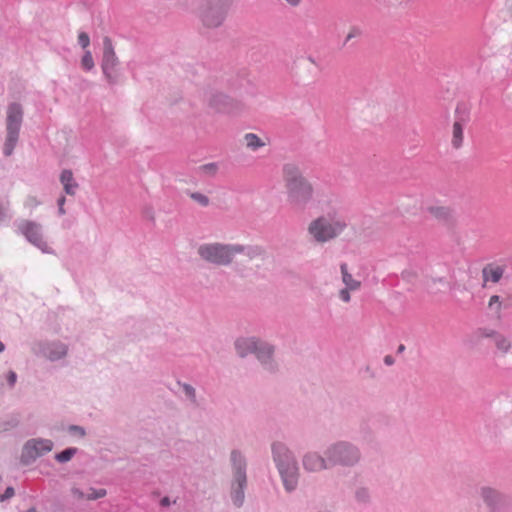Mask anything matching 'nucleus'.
<instances>
[{
    "label": "nucleus",
    "instance_id": "obj_1",
    "mask_svg": "<svg viewBox=\"0 0 512 512\" xmlns=\"http://www.w3.org/2000/svg\"><path fill=\"white\" fill-rule=\"evenodd\" d=\"M283 179L289 200L294 204H303L311 199L312 185L302 176L298 167L286 164L283 167Z\"/></svg>",
    "mask_w": 512,
    "mask_h": 512
},
{
    "label": "nucleus",
    "instance_id": "obj_2",
    "mask_svg": "<svg viewBox=\"0 0 512 512\" xmlns=\"http://www.w3.org/2000/svg\"><path fill=\"white\" fill-rule=\"evenodd\" d=\"M346 222L336 215H325L314 219L308 226V233L317 242H327L338 237L346 228Z\"/></svg>",
    "mask_w": 512,
    "mask_h": 512
},
{
    "label": "nucleus",
    "instance_id": "obj_3",
    "mask_svg": "<svg viewBox=\"0 0 512 512\" xmlns=\"http://www.w3.org/2000/svg\"><path fill=\"white\" fill-rule=\"evenodd\" d=\"M273 453L286 489L293 490L297 484V467L293 458L282 444L273 445Z\"/></svg>",
    "mask_w": 512,
    "mask_h": 512
},
{
    "label": "nucleus",
    "instance_id": "obj_4",
    "mask_svg": "<svg viewBox=\"0 0 512 512\" xmlns=\"http://www.w3.org/2000/svg\"><path fill=\"white\" fill-rule=\"evenodd\" d=\"M241 251V247L222 245L219 243L204 244L198 248V253L202 259L217 265L229 264L235 254Z\"/></svg>",
    "mask_w": 512,
    "mask_h": 512
},
{
    "label": "nucleus",
    "instance_id": "obj_5",
    "mask_svg": "<svg viewBox=\"0 0 512 512\" xmlns=\"http://www.w3.org/2000/svg\"><path fill=\"white\" fill-rule=\"evenodd\" d=\"M22 121V109L18 104H11L7 111V143L5 154L10 155L15 142L17 141L18 131Z\"/></svg>",
    "mask_w": 512,
    "mask_h": 512
},
{
    "label": "nucleus",
    "instance_id": "obj_6",
    "mask_svg": "<svg viewBox=\"0 0 512 512\" xmlns=\"http://www.w3.org/2000/svg\"><path fill=\"white\" fill-rule=\"evenodd\" d=\"M236 350L241 357L250 352L255 353L262 362H266L272 355V348L269 345L260 343L254 338L239 339L236 342Z\"/></svg>",
    "mask_w": 512,
    "mask_h": 512
},
{
    "label": "nucleus",
    "instance_id": "obj_7",
    "mask_svg": "<svg viewBox=\"0 0 512 512\" xmlns=\"http://www.w3.org/2000/svg\"><path fill=\"white\" fill-rule=\"evenodd\" d=\"M231 459L235 469L234 479L238 485V489L234 491L232 497L234 504L240 506L244 499L243 486L246 483L245 462L242 456L237 452H232Z\"/></svg>",
    "mask_w": 512,
    "mask_h": 512
},
{
    "label": "nucleus",
    "instance_id": "obj_8",
    "mask_svg": "<svg viewBox=\"0 0 512 512\" xmlns=\"http://www.w3.org/2000/svg\"><path fill=\"white\" fill-rule=\"evenodd\" d=\"M481 495L490 512H512V505L497 491L482 488Z\"/></svg>",
    "mask_w": 512,
    "mask_h": 512
},
{
    "label": "nucleus",
    "instance_id": "obj_9",
    "mask_svg": "<svg viewBox=\"0 0 512 512\" xmlns=\"http://www.w3.org/2000/svg\"><path fill=\"white\" fill-rule=\"evenodd\" d=\"M19 229L29 242L37 246L43 252H50L47 243L42 237L39 224L25 220L19 225Z\"/></svg>",
    "mask_w": 512,
    "mask_h": 512
},
{
    "label": "nucleus",
    "instance_id": "obj_10",
    "mask_svg": "<svg viewBox=\"0 0 512 512\" xmlns=\"http://www.w3.org/2000/svg\"><path fill=\"white\" fill-rule=\"evenodd\" d=\"M329 463L353 464L358 460V452L355 448L347 444H338L330 451Z\"/></svg>",
    "mask_w": 512,
    "mask_h": 512
},
{
    "label": "nucleus",
    "instance_id": "obj_11",
    "mask_svg": "<svg viewBox=\"0 0 512 512\" xmlns=\"http://www.w3.org/2000/svg\"><path fill=\"white\" fill-rule=\"evenodd\" d=\"M53 448V443L48 439H32L29 440L24 446V455L35 459L50 452Z\"/></svg>",
    "mask_w": 512,
    "mask_h": 512
},
{
    "label": "nucleus",
    "instance_id": "obj_12",
    "mask_svg": "<svg viewBox=\"0 0 512 512\" xmlns=\"http://www.w3.org/2000/svg\"><path fill=\"white\" fill-rule=\"evenodd\" d=\"M340 269L342 274V282L345 285V288L339 291V297L342 301L349 302L351 299L350 292L360 289L361 282L357 279H354L353 276L348 272L346 263L341 264Z\"/></svg>",
    "mask_w": 512,
    "mask_h": 512
},
{
    "label": "nucleus",
    "instance_id": "obj_13",
    "mask_svg": "<svg viewBox=\"0 0 512 512\" xmlns=\"http://www.w3.org/2000/svg\"><path fill=\"white\" fill-rule=\"evenodd\" d=\"M204 101L216 111L224 112L230 107V99L217 90L209 89L204 92Z\"/></svg>",
    "mask_w": 512,
    "mask_h": 512
},
{
    "label": "nucleus",
    "instance_id": "obj_14",
    "mask_svg": "<svg viewBox=\"0 0 512 512\" xmlns=\"http://www.w3.org/2000/svg\"><path fill=\"white\" fill-rule=\"evenodd\" d=\"M201 17L207 27H217L224 20L225 9L223 6H208L202 10Z\"/></svg>",
    "mask_w": 512,
    "mask_h": 512
},
{
    "label": "nucleus",
    "instance_id": "obj_15",
    "mask_svg": "<svg viewBox=\"0 0 512 512\" xmlns=\"http://www.w3.org/2000/svg\"><path fill=\"white\" fill-rule=\"evenodd\" d=\"M117 58L113 50L112 43L109 38L104 39V51L102 60V69L107 78L111 81L113 79V69L116 66Z\"/></svg>",
    "mask_w": 512,
    "mask_h": 512
},
{
    "label": "nucleus",
    "instance_id": "obj_16",
    "mask_svg": "<svg viewBox=\"0 0 512 512\" xmlns=\"http://www.w3.org/2000/svg\"><path fill=\"white\" fill-rule=\"evenodd\" d=\"M505 272V268L503 266L497 264H488L482 269V286L485 287L487 283L491 282L493 284L498 283Z\"/></svg>",
    "mask_w": 512,
    "mask_h": 512
},
{
    "label": "nucleus",
    "instance_id": "obj_17",
    "mask_svg": "<svg viewBox=\"0 0 512 512\" xmlns=\"http://www.w3.org/2000/svg\"><path fill=\"white\" fill-rule=\"evenodd\" d=\"M427 213L442 223H450L453 220V210L444 205H429L426 208Z\"/></svg>",
    "mask_w": 512,
    "mask_h": 512
},
{
    "label": "nucleus",
    "instance_id": "obj_18",
    "mask_svg": "<svg viewBox=\"0 0 512 512\" xmlns=\"http://www.w3.org/2000/svg\"><path fill=\"white\" fill-rule=\"evenodd\" d=\"M243 141L247 149L256 151L267 146L270 143V138L265 134L260 136L255 133H246L243 137Z\"/></svg>",
    "mask_w": 512,
    "mask_h": 512
},
{
    "label": "nucleus",
    "instance_id": "obj_19",
    "mask_svg": "<svg viewBox=\"0 0 512 512\" xmlns=\"http://www.w3.org/2000/svg\"><path fill=\"white\" fill-rule=\"evenodd\" d=\"M106 494L107 492L103 488L95 489L90 487L86 491H82L79 488L72 489V495L77 500H96L105 497Z\"/></svg>",
    "mask_w": 512,
    "mask_h": 512
},
{
    "label": "nucleus",
    "instance_id": "obj_20",
    "mask_svg": "<svg viewBox=\"0 0 512 512\" xmlns=\"http://www.w3.org/2000/svg\"><path fill=\"white\" fill-rule=\"evenodd\" d=\"M60 182L63 185V188L68 195H74L78 188V184L74 179L73 173L71 170H63L60 175Z\"/></svg>",
    "mask_w": 512,
    "mask_h": 512
},
{
    "label": "nucleus",
    "instance_id": "obj_21",
    "mask_svg": "<svg viewBox=\"0 0 512 512\" xmlns=\"http://www.w3.org/2000/svg\"><path fill=\"white\" fill-rule=\"evenodd\" d=\"M305 469L309 471H319L326 468L325 461L317 454L309 453L305 456L303 461Z\"/></svg>",
    "mask_w": 512,
    "mask_h": 512
},
{
    "label": "nucleus",
    "instance_id": "obj_22",
    "mask_svg": "<svg viewBox=\"0 0 512 512\" xmlns=\"http://www.w3.org/2000/svg\"><path fill=\"white\" fill-rule=\"evenodd\" d=\"M486 307L491 315L500 318L504 308V301L499 295H491L487 301Z\"/></svg>",
    "mask_w": 512,
    "mask_h": 512
},
{
    "label": "nucleus",
    "instance_id": "obj_23",
    "mask_svg": "<svg viewBox=\"0 0 512 512\" xmlns=\"http://www.w3.org/2000/svg\"><path fill=\"white\" fill-rule=\"evenodd\" d=\"M464 140V125L460 121H455L452 125L451 144L455 149H459Z\"/></svg>",
    "mask_w": 512,
    "mask_h": 512
},
{
    "label": "nucleus",
    "instance_id": "obj_24",
    "mask_svg": "<svg viewBox=\"0 0 512 512\" xmlns=\"http://www.w3.org/2000/svg\"><path fill=\"white\" fill-rule=\"evenodd\" d=\"M494 344L501 355H506L512 348V341L505 335L495 336Z\"/></svg>",
    "mask_w": 512,
    "mask_h": 512
},
{
    "label": "nucleus",
    "instance_id": "obj_25",
    "mask_svg": "<svg viewBox=\"0 0 512 512\" xmlns=\"http://www.w3.org/2000/svg\"><path fill=\"white\" fill-rule=\"evenodd\" d=\"M363 34V30L361 27L359 26H351L349 27L346 35H345V38H344V41H343V45H347L348 43H350L353 39H356V38H359L361 37Z\"/></svg>",
    "mask_w": 512,
    "mask_h": 512
},
{
    "label": "nucleus",
    "instance_id": "obj_26",
    "mask_svg": "<svg viewBox=\"0 0 512 512\" xmlns=\"http://www.w3.org/2000/svg\"><path fill=\"white\" fill-rule=\"evenodd\" d=\"M67 353V347L64 344H56L54 348L50 350L48 357L50 360H58L64 357Z\"/></svg>",
    "mask_w": 512,
    "mask_h": 512
},
{
    "label": "nucleus",
    "instance_id": "obj_27",
    "mask_svg": "<svg viewBox=\"0 0 512 512\" xmlns=\"http://www.w3.org/2000/svg\"><path fill=\"white\" fill-rule=\"evenodd\" d=\"M76 451L77 450L75 448H68V449L56 454L55 458L59 462H67L74 456Z\"/></svg>",
    "mask_w": 512,
    "mask_h": 512
},
{
    "label": "nucleus",
    "instance_id": "obj_28",
    "mask_svg": "<svg viewBox=\"0 0 512 512\" xmlns=\"http://www.w3.org/2000/svg\"><path fill=\"white\" fill-rule=\"evenodd\" d=\"M81 66L83 69L89 71L94 67V61L90 51H86L81 59Z\"/></svg>",
    "mask_w": 512,
    "mask_h": 512
},
{
    "label": "nucleus",
    "instance_id": "obj_29",
    "mask_svg": "<svg viewBox=\"0 0 512 512\" xmlns=\"http://www.w3.org/2000/svg\"><path fill=\"white\" fill-rule=\"evenodd\" d=\"M190 197L201 206H207L209 204L208 197L202 193H191Z\"/></svg>",
    "mask_w": 512,
    "mask_h": 512
},
{
    "label": "nucleus",
    "instance_id": "obj_30",
    "mask_svg": "<svg viewBox=\"0 0 512 512\" xmlns=\"http://www.w3.org/2000/svg\"><path fill=\"white\" fill-rule=\"evenodd\" d=\"M478 334L481 338H492L493 340H495V336L499 335V333L493 329H481L478 331Z\"/></svg>",
    "mask_w": 512,
    "mask_h": 512
},
{
    "label": "nucleus",
    "instance_id": "obj_31",
    "mask_svg": "<svg viewBox=\"0 0 512 512\" xmlns=\"http://www.w3.org/2000/svg\"><path fill=\"white\" fill-rule=\"evenodd\" d=\"M78 43L83 47L87 48L90 44V38L87 33L81 32L78 35Z\"/></svg>",
    "mask_w": 512,
    "mask_h": 512
},
{
    "label": "nucleus",
    "instance_id": "obj_32",
    "mask_svg": "<svg viewBox=\"0 0 512 512\" xmlns=\"http://www.w3.org/2000/svg\"><path fill=\"white\" fill-rule=\"evenodd\" d=\"M24 204L27 208L32 209L37 207L40 204V202L35 196H28Z\"/></svg>",
    "mask_w": 512,
    "mask_h": 512
},
{
    "label": "nucleus",
    "instance_id": "obj_33",
    "mask_svg": "<svg viewBox=\"0 0 512 512\" xmlns=\"http://www.w3.org/2000/svg\"><path fill=\"white\" fill-rule=\"evenodd\" d=\"M14 495V489L11 487H8L3 495H1L0 500L3 501L5 499H8Z\"/></svg>",
    "mask_w": 512,
    "mask_h": 512
},
{
    "label": "nucleus",
    "instance_id": "obj_34",
    "mask_svg": "<svg viewBox=\"0 0 512 512\" xmlns=\"http://www.w3.org/2000/svg\"><path fill=\"white\" fill-rule=\"evenodd\" d=\"M184 391L185 393L191 397V398H194L195 396V390L193 387L189 386V385H184Z\"/></svg>",
    "mask_w": 512,
    "mask_h": 512
},
{
    "label": "nucleus",
    "instance_id": "obj_35",
    "mask_svg": "<svg viewBox=\"0 0 512 512\" xmlns=\"http://www.w3.org/2000/svg\"><path fill=\"white\" fill-rule=\"evenodd\" d=\"M410 1L411 0H391L390 3L393 6H402V5H406Z\"/></svg>",
    "mask_w": 512,
    "mask_h": 512
},
{
    "label": "nucleus",
    "instance_id": "obj_36",
    "mask_svg": "<svg viewBox=\"0 0 512 512\" xmlns=\"http://www.w3.org/2000/svg\"><path fill=\"white\" fill-rule=\"evenodd\" d=\"M8 382L11 386H13L16 382V374L14 372H10L8 375Z\"/></svg>",
    "mask_w": 512,
    "mask_h": 512
},
{
    "label": "nucleus",
    "instance_id": "obj_37",
    "mask_svg": "<svg viewBox=\"0 0 512 512\" xmlns=\"http://www.w3.org/2000/svg\"><path fill=\"white\" fill-rule=\"evenodd\" d=\"M64 203H65V198H64V197H61V198L58 200L59 212H60L61 214H63V213H64V209H63Z\"/></svg>",
    "mask_w": 512,
    "mask_h": 512
},
{
    "label": "nucleus",
    "instance_id": "obj_38",
    "mask_svg": "<svg viewBox=\"0 0 512 512\" xmlns=\"http://www.w3.org/2000/svg\"><path fill=\"white\" fill-rule=\"evenodd\" d=\"M384 362H385L387 365H391V364H393L394 360H393V358H392L391 356H389V355H388V356H386V357L384 358Z\"/></svg>",
    "mask_w": 512,
    "mask_h": 512
},
{
    "label": "nucleus",
    "instance_id": "obj_39",
    "mask_svg": "<svg viewBox=\"0 0 512 512\" xmlns=\"http://www.w3.org/2000/svg\"><path fill=\"white\" fill-rule=\"evenodd\" d=\"M72 429L74 431H76V433H79L81 436H83L85 434L84 430L81 427L74 426V427H72Z\"/></svg>",
    "mask_w": 512,
    "mask_h": 512
},
{
    "label": "nucleus",
    "instance_id": "obj_40",
    "mask_svg": "<svg viewBox=\"0 0 512 512\" xmlns=\"http://www.w3.org/2000/svg\"><path fill=\"white\" fill-rule=\"evenodd\" d=\"M161 504H162L163 506H167V505H169V499H168V498H163V499L161 500Z\"/></svg>",
    "mask_w": 512,
    "mask_h": 512
},
{
    "label": "nucleus",
    "instance_id": "obj_41",
    "mask_svg": "<svg viewBox=\"0 0 512 512\" xmlns=\"http://www.w3.org/2000/svg\"><path fill=\"white\" fill-rule=\"evenodd\" d=\"M405 350V346L403 344H401L399 347H398V352L401 353Z\"/></svg>",
    "mask_w": 512,
    "mask_h": 512
},
{
    "label": "nucleus",
    "instance_id": "obj_42",
    "mask_svg": "<svg viewBox=\"0 0 512 512\" xmlns=\"http://www.w3.org/2000/svg\"><path fill=\"white\" fill-rule=\"evenodd\" d=\"M4 350V344L0 341V352Z\"/></svg>",
    "mask_w": 512,
    "mask_h": 512
}]
</instances>
